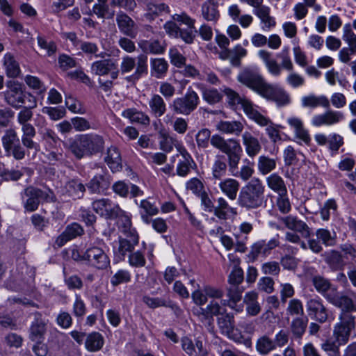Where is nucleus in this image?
<instances>
[{
  "instance_id": "nucleus-1",
  "label": "nucleus",
  "mask_w": 356,
  "mask_h": 356,
  "mask_svg": "<svg viewBox=\"0 0 356 356\" xmlns=\"http://www.w3.org/2000/svg\"><path fill=\"white\" fill-rule=\"evenodd\" d=\"M209 129H200L195 136V141L199 149H205L211 145L227 155L229 170L234 172L238 165L242 155V147L239 142L234 138L225 139L218 134L211 136Z\"/></svg>"
},
{
  "instance_id": "nucleus-2",
  "label": "nucleus",
  "mask_w": 356,
  "mask_h": 356,
  "mask_svg": "<svg viewBox=\"0 0 356 356\" xmlns=\"http://www.w3.org/2000/svg\"><path fill=\"white\" fill-rule=\"evenodd\" d=\"M104 138L97 134L91 133L78 135L69 140L68 148L77 159L92 156L102 152L104 149Z\"/></svg>"
},
{
  "instance_id": "nucleus-3",
  "label": "nucleus",
  "mask_w": 356,
  "mask_h": 356,
  "mask_svg": "<svg viewBox=\"0 0 356 356\" xmlns=\"http://www.w3.org/2000/svg\"><path fill=\"white\" fill-rule=\"evenodd\" d=\"M265 187L259 179H253L243 186L239 191L237 203L247 210L255 209L262 206Z\"/></svg>"
},
{
  "instance_id": "nucleus-4",
  "label": "nucleus",
  "mask_w": 356,
  "mask_h": 356,
  "mask_svg": "<svg viewBox=\"0 0 356 356\" xmlns=\"http://www.w3.org/2000/svg\"><path fill=\"white\" fill-rule=\"evenodd\" d=\"M1 95L7 105L15 109H19L36 99L31 93L26 92L21 83L12 80L6 82V90Z\"/></svg>"
},
{
  "instance_id": "nucleus-5",
  "label": "nucleus",
  "mask_w": 356,
  "mask_h": 356,
  "mask_svg": "<svg viewBox=\"0 0 356 356\" xmlns=\"http://www.w3.org/2000/svg\"><path fill=\"white\" fill-rule=\"evenodd\" d=\"M21 197L24 208L28 212L36 211L40 202L56 201V196L51 190L49 188L42 190L33 186H27L21 193Z\"/></svg>"
},
{
  "instance_id": "nucleus-6",
  "label": "nucleus",
  "mask_w": 356,
  "mask_h": 356,
  "mask_svg": "<svg viewBox=\"0 0 356 356\" xmlns=\"http://www.w3.org/2000/svg\"><path fill=\"white\" fill-rule=\"evenodd\" d=\"M147 56L140 54L136 58L129 56L122 57L119 71L122 74H127L135 70L131 75L126 77L127 81L134 82L147 74Z\"/></svg>"
},
{
  "instance_id": "nucleus-7",
  "label": "nucleus",
  "mask_w": 356,
  "mask_h": 356,
  "mask_svg": "<svg viewBox=\"0 0 356 356\" xmlns=\"http://www.w3.org/2000/svg\"><path fill=\"white\" fill-rule=\"evenodd\" d=\"M200 102L198 94L189 87L184 95L177 97L172 102L170 108L175 114L189 115L197 109Z\"/></svg>"
},
{
  "instance_id": "nucleus-8",
  "label": "nucleus",
  "mask_w": 356,
  "mask_h": 356,
  "mask_svg": "<svg viewBox=\"0 0 356 356\" xmlns=\"http://www.w3.org/2000/svg\"><path fill=\"white\" fill-rule=\"evenodd\" d=\"M259 56L264 62L268 72L273 76H279L282 68L289 72L293 70V65L287 51H283L277 56L282 59L280 65L271 57V54L266 50H260Z\"/></svg>"
},
{
  "instance_id": "nucleus-9",
  "label": "nucleus",
  "mask_w": 356,
  "mask_h": 356,
  "mask_svg": "<svg viewBox=\"0 0 356 356\" xmlns=\"http://www.w3.org/2000/svg\"><path fill=\"white\" fill-rule=\"evenodd\" d=\"M1 143L6 155L19 161L25 158L26 150L20 143L19 138L14 129H8L1 138Z\"/></svg>"
},
{
  "instance_id": "nucleus-10",
  "label": "nucleus",
  "mask_w": 356,
  "mask_h": 356,
  "mask_svg": "<svg viewBox=\"0 0 356 356\" xmlns=\"http://www.w3.org/2000/svg\"><path fill=\"white\" fill-rule=\"evenodd\" d=\"M1 143L6 155L19 161L25 158L26 150L20 143L19 138L14 129H8L1 138Z\"/></svg>"
},
{
  "instance_id": "nucleus-11",
  "label": "nucleus",
  "mask_w": 356,
  "mask_h": 356,
  "mask_svg": "<svg viewBox=\"0 0 356 356\" xmlns=\"http://www.w3.org/2000/svg\"><path fill=\"white\" fill-rule=\"evenodd\" d=\"M1 143L6 155L19 161L25 158L26 150L20 143L19 138L14 129H8L1 138Z\"/></svg>"
},
{
  "instance_id": "nucleus-12",
  "label": "nucleus",
  "mask_w": 356,
  "mask_h": 356,
  "mask_svg": "<svg viewBox=\"0 0 356 356\" xmlns=\"http://www.w3.org/2000/svg\"><path fill=\"white\" fill-rule=\"evenodd\" d=\"M237 80L260 96L269 83H268L258 70L251 67L244 68L237 76Z\"/></svg>"
},
{
  "instance_id": "nucleus-13",
  "label": "nucleus",
  "mask_w": 356,
  "mask_h": 356,
  "mask_svg": "<svg viewBox=\"0 0 356 356\" xmlns=\"http://www.w3.org/2000/svg\"><path fill=\"white\" fill-rule=\"evenodd\" d=\"M86 264L98 270L106 269L110 266V259L102 248L92 246L84 252Z\"/></svg>"
},
{
  "instance_id": "nucleus-14",
  "label": "nucleus",
  "mask_w": 356,
  "mask_h": 356,
  "mask_svg": "<svg viewBox=\"0 0 356 356\" xmlns=\"http://www.w3.org/2000/svg\"><path fill=\"white\" fill-rule=\"evenodd\" d=\"M316 239L312 238L308 241L309 248L314 253H319L323 250L321 242L325 246L332 247L337 244V234L335 232H330L327 229H318L315 234Z\"/></svg>"
},
{
  "instance_id": "nucleus-15",
  "label": "nucleus",
  "mask_w": 356,
  "mask_h": 356,
  "mask_svg": "<svg viewBox=\"0 0 356 356\" xmlns=\"http://www.w3.org/2000/svg\"><path fill=\"white\" fill-rule=\"evenodd\" d=\"M92 207L97 214L108 220H115L122 213V209L119 205L107 198L94 201Z\"/></svg>"
},
{
  "instance_id": "nucleus-16",
  "label": "nucleus",
  "mask_w": 356,
  "mask_h": 356,
  "mask_svg": "<svg viewBox=\"0 0 356 356\" xmlns=\"http://www.w3.org/2000/svg\"><path fill=\"white\" fill-rule=\"evenodd\" d=\"M91 72L99 76L110 74L112 80L118 79L120 73L117 61L113 58H106L94 62L91 65Z\"/></svg>"
},
{
  "instance_id": "nucleus-17",
  "label": "nucleus",
  "mask_w": 356,
  "mask_h": 356,
  "mask_svg": "<svg viewBox=\"0 0 356 356\" xmlns=\"http://www.w3.org/2000/svg\"><path fill=\"white\" fill-rule=\"evenodd\" d=\"M262 97L275 102L277 106H285L290 104L289 93L282 88L268 83L261 95Z\"/></svg>"
},
{
  "instance_id": "nucleus-18",
  "label": "nucleus",
  "mask_w": 356,
  "mask_h": 356,
  "mask_svg": "<svg viewBox=\"0 0 356 356\" xmlns=\"http://www.w3.org/2000/svg\"><path fill=\"white\" fill-rule=\"evenodd\" d=\"M308 315L311 318L319 322L324 323L328 317L327 309L319 298H312L307 300L306 304Z\"/></svg>"
},
{
  "instance_id": "nucleus-19",
  "label": "nucleus",
  "mask_w": 356,
  "mask_h": 356,
  "mask_svg": "<svg viewBox=\"0 0 356 356\" xmlns=\"http://www.w3.org/2000/svg\"><path fill=\"white\" fill-rule=\"evenodd\" d=\"M37 99L24 104L17 115V123L21 126V130L27 131L35 129V127L29 122L33 116V109L37 107Z\"/></svg>"
},
{
  "instance_id": "nucleus-20",
  "label": "nucleus",
  "mask_w": 356,
  "mask_h": 356,
  "mask_svg": "<svg viewBox=\"0 0 356 356\" xmlns=\"http://www.w3.org/2000/svg\"><path fill=\"white\" fill-rule=\"evenodd\" d=\"M343 119L344 115L343 113L329 110L323 114L314 115L312 118V124L314 127L331 126L340 122Z\"/></svg>"
},
{
  "instance_id": "nucleus-21",
  "label": "nucleus",
  "mask_w": 356,
  "mask_h": 356,
  "mask_svg": "<svg viewBox=\"0 0 356 356\" xmlns=\"http://www.w3.org/2000/svg\"><path fill=\"white\" fill-rule=\"evenodd\" d=\"M33 321L29 328V339L32 341H44L47 323L38 312L33 314Z\"/></svg>"
},
{
  "instance_id": "nucleus-22",
  "label": "nucleus",
  "mask_w": 356,
  "mask_h": 356,
  "mask_svg": "<svg viewBox=\"0 0 356 356\" xmlns=\"http://www.w3.org/2000/svg\"><path fill=\"white\" fill-rule=\"evenodd\" d=\"M164 29L166 33L171 37L181 38L187 44H191L193 42L195 35L193 33V29L188 26L186 29H181L175 22L168 21L164 24Z\"/></svg>"
},
{
  "instance_id": "nucleus-23",
  "label": "nucleus",
  "mask_w": 356,
  "mask_h": 356,
  "mask_svg": "<svg viewBox=\"0 0 356 356\" xmlns=\"http://www.w3.org/2000/svg\"><path fill=\"white\" fill-rule=\"evenodd\" d=\"M21 138L22 147L26 150V154L34 158L40 150L39 143L33 140L36 135L35 129L23 131Z\"/></svg>"
},
{
  "instance_id": "nucleus-24",
  "label": "nucleus",
  "mask_w": 356,
  "mask_h": 356,
  "mask_svg": "<svg viewBox=\"0 0 356 356\" xmlns=\"http://www.w3.org/2000/svg\"><path fill=\"white\" fill-rule=\"evenodd\" d=\"M111 185L109 177L106 175H97L87 184L86 186L91 193L104 194Z\"/></svg>"
},
{
  "instance_id": "nucleus-25",
  "label": "nucleus",
  "mask_w": 356,
  "mask_h": 356,
  "mask_svg": "<svg viewBox=\"0 0 356 356\" xmlns=\"http://www.w3.org/2000/svg\"><path fill=\"white\" fill-rule=\"evenodd\" d=\"M285 226L296 232H298L304 238H309L311 235V229L306 222L298 218L288 216L282 218Z\"/></svg>"
},
{
  "instance_id": "nucleus-26",
  "label": "nucleus",
  "mask_w": 356,
  "mask_h": 356,
  "mask_svg": "<svg viewBox=\"0 0 356 356\" xmlns=\"http://www.w3.org/2000/svg\"><path fill=\"white\" fill-rule=\"evenodd\" d=\"M116 22L120 31L127 36L134 38L137 31L135 22L127 14L120 12L116 16Z\"/></svg>"
},
{
  "instance_id": "nucleus-27",
  "label": "nucleus",
  "mask_w": 356,
  "mask_h": 356,
  "mask_svg": "<svg viewBox=\"0 0 356 356\" xmlns=\"http://www.w3.org/2000/svg\"><path fill=\"white\" fill-rule=\"evenodd\" d=\"M181 345L183 350L189 356H209L202 341L199 339H196L194 343L191 339L184 337L181 340Z\"/></svg>"
},
{
  "instance_id": "nucleus-28",
  "label": "nucleus",
  "mask_w": 356,
  "mask_h": 356,
  "mask_svg": "<svg viewBox=\"0 0 356 356\" xmlns=\"http://www.w3.org/2000/svg\"><path fill=\"white\" fill-rule=\"evenodd\" d=\"M83 229L82 227L76 222L72 223L66 227L65 231L58 236L56 240V243L61 247L64 245L67 241L82 235Z\"/></svg>"
},
{
  "instance_id": "nucleus-29",
  "label": "nucleus",
  "mask_w": 356,
  "mask_h": 356,
  "mask_svg": "<svg viewBox=\"0 0 356 356\" xmlns=\"http://www.w3.org/2000/svg\"><path fill=\"white\" fill-rule=\"evenodd\" d=\"M138 207L140 217L143 221L147 224H149L152 217L159 213V208L155 202H152L150 199L141 200Z\"/></svg>"
},
{
  "instance_id": "nucleus-30",
  "label": "nucleus",
  "mask_w": 356,
  "mask_h": 356,
  "mask_svg": "<svg viewBox=\"0 0 356 356\" xmlns=\"http://www.w3.org/2000/svg\"><path fill=\"white\" fill-rule=\"evenodd\" d=\"M219 0H207L202 3L201 12L202 17L208 21L216 22L220 17L218 10Z\"/></svg>"
},
{
  "instance_id": "nucleus-31",
  "label": "nucleus",
  "mask_w": 356,
  "mask_h": 356,
  "mask_svg": "<svg viewBox=\"0 0 356 356\" xmlns=\"http://www.w3.org/2000/svg\"><path fill=\"white\" fill-rule=\"evenodd\" d=\"M325 298L329 302L340 308L341 312H353V300L349 296L342 294H327Z\"/></svg>"
},
{
  "instance_id": "nucleus-32",
  "label": "nucleus",
  "mask_w": 356,
  "mask_h": 356,
  "mask_svg": "<svg viewBox=\"0 0 356 356\" xmlns=\"http://www.w3.org/2000/svg\"><path fill=\"white\" fill-rule=\"evenodd\" d=\"M177 149L182 156L183 160L177 164V174L180 177H186L191 171L192 164L195 163L187 150L182 146L178 145Z\"/></svg>"
},
{
  "instance_id": "nucleus-33",
  "label": "nucleus",
  "mask_w": 356,
  "mask_h": 356,
  "mask_svg": "<svg viewBox=\"0 0 356 356\" xmlns=\"http://www.w3.org/2000/svg\"><path fill=\"white\" fill-rule=\"evenodd\" d=\"M242 139L245 152L250 157L252 158L259 153L261 149V145L259 140L250 132H244L242 135Z\"/></svg>"
},
{
  "instance_id": "nucleus-34",
  "label": "nucleus",
  "mask_w": 356,
  "mask_h": 356,
  "mask_svg": "<svg viewBox=\"0 0 356 356\" xmlns=\"http://www.w3.org/2000/svg\"><path fill=\"white\" fill-rule=\"evenodd\" d=\"M239 187V182L232 178L225 179L219 183V188L222 193L231 200H236Z\"/></svg>"
},
{
  "instance_id": "nucleus-35",
  "label": "nucleus",
  "mask_w": 356,
  "mask_h": 356,
  "mask_svg": "<svg viewBox=\"0 0 356 356\" xmlns=\"http://www.w3.org/2000/svg\"><path fill=\"white\" fill-rule=\"evenodd\" d=\"M148 104L151 113L156 118H160L167 110L163 98L159 94H154L149 99Z\"/></svg>"
},
{
  "instance_id": "nucleus-36",
  "label": "nucleus",
  "mask_w": 356,
  "mask_h": 356,
  "mask_svg": "<svg viewBox=\"0 0 356 356\" xmlns=\"http://www.w3.org/2000/svg\"><path fill=\"white\" fill-rule=\"evenodd\" d=\"M243 124L239 121H220L216 129L224 134L239 136L243 131Z\"/></svg>"
},
{
  "instance_id": "nucleus-37",
  "label": "nucleus",
  "mask_w": 356,
  "mask_h": 356,
  "mask_svg": "<svg viewBox=\"0 0 356 356\" xmlns=\"http://www.w3.org/2000/svg\"><path fill=\"white\" fill-rule=\"evenodd\" d=\"M217 323L221 333L231 338L234 329V315L231 313H226L218 318Z\"/></svg>"
},
{
  "instance_id": "nucleus-38",
  "label": "nucleus",
  "mask_w": 356,
  "mask_h": 356,
  "mask_svg": "<svg viewBox=\"0 0 356 356\" xmlns=\"http://www.w3.org/2000/svg\"><path fill=\"white\" fill-rule=\"evenodd\" d=\"M257 299L258 294L255 291L246 293L243 298V302L246 305V312L250 316H257L261 312V306Z\"/></svg>"
},
{
  "instance_id": "nucleus-39",
  "label": "nucleus",
  "mask_w": 356,
  "mask_h": 356,
  "mask_svg": "<svg viewBox=\"0 0 356 356\" xmlns=\"http://www.w3.org/2000/svg\"><path fill=\"white\" fill-rule=\"evenodd\" d=\"M104 343L103 336L97 332L87 334L85 340V347L90 352H97L102 349Z\"/></svg>"
},
{
  "instance_id": "nucleus-40",
  "label": "nucleus",
  "mask_w": 356,
  "mask_h": 356,
  "mask_svg": "<svg viewBox=\"0 0 356 356\" xmlns=\"http://www.w3.org/2000/svg\"><path fill=\"white\" fill-rule=\"evenodd\" d=\"M151 74L156 79H162L165 76L168 63L161 58H152L150 60Z\"/></svg>"
},
{
  "instance_id": "nucleus-41",
  "label": "nucleus",
  "mask_w": 356,
  "mask_h": 356,
  "mask_svg": "<svg viewBox=\"0 0 356 356\" xmlns=\"http://www.w3.org/2000/svg\"><path fill=\"white\" fill-rule=\"evenodd\" d=\"M268 186L279 195H286L287 189L283 179L276 173L271 174L266 178Z\"/></svg>"
},
{
  "instance_id": "nucleus-42",
  "label": "nucleus",
  "mask_w": 356,
  "mask_h": 356,
  "mask_svg": "<svg viewBox=\"0 0 356 356\" xmlns=\"http://www.w3.org/2000/svg\"><path fill=\"white\" fill-rule=\"evenodd\" d=\"M302 105L304 107L315 108L322 106L325 108H329L330 103L329 99L324 95L316 96L314 95H310L302 98Z\"/></svg>"
},
{
  "instance_id": "nucleus-43",
  "label": "nucleus",
  "mask_w": 356,
  "mask_h": 356,
  "mask_svg": "<svg viewBox=\"0 0 356 356\" xmlns=\"http://www.w3.org/2000/svg\"><path fill=\"white\" fill-rule=\"evenodd\" d=\"M105 161L112 171H118L122 168L121 156L116 147L111 146L108 148Z\"/></svg>"
},
{
  "instance_id": "nucleus-44",
  "label": "nucleus",
  "mask_w": 356,
  "mask_h": 356,
  "mask_svg": "<svg viewBox=\"0 0 356 356\" xmlns=\"http://www.w3.org/2000/svg\"><path fill=\"white\" fill-rule=\"evenodd\" d=\"M67 195L73 200L80 199L84 195L86 186L78 180L72 179L65 186Z\"/></svg>"
},
{
  "instance_id": "nucleus-45",
  "label": "nucleus",
  "mask_w": 356,
  "mask_h": 356,
  "mask_svg": "<svg viewBox=\"0 0 356 356\" xmlns=\"http://www.w3.org/2000/svg\"><path fill=\"white\" fill-rule=\"evenodd\" d=\"M308 319L307 317H296L293 318L290 324V330L295 339H301L305 334Z\"/></svg>"
},
{
  "instance_id": "nucleus-46",
  "label": "nucleus",
  "mask_w": 356,
  "mask_h": 356,
  "mask_svg": "<svg viewBox=\"0 0 356 356\" xmlns=\"http://www.w3.org/2000/svg\"><path fill=\"white\" fill-rule=\"evenodd\" d=\"M227 165L224 155L218 154L211 167L212 176L216 179H220L226 175Z\"/></svg>"
},
{
  "instance_id": "nucleus-47",
  "label": "nucleus",
  "mask_w": 356,
  "mask_h": 356,
  "mask_svg": "<svg viewBox=\"0 0 356 356\" xmlns=\"http://www.w3.org/2000/svg\"><path fill=\"white\" fill-rule=\"evenodd\" d=\"M224 53L226 54L225 58H229L233 66L239 67L241 64V58L247 55V50L238 44L232 49H226Z\"/></svg>"
},
{
  "instance_id": "nucleus-48",
  "label": "nucleus",
  "mask_w": 356,
  "mask_h": 356,
  "mask_svg": "<svg viewBox=\"0 0 356 356\" xmlns=\"http://www.w3.org/2000/svg\"><path fill=\"white\" fill-rule=\"evenodd\" d=\"M3 65L8 76L15 78L19 75L20 68L19 64L10 53H6L4 55Z\"/></svg>"
},
{
  "instance_id": "nucleus-49",
  "label": "nucleus",
  "mask_w": 356,
  "mask_h": 356,
  "mask_svg": "<svg viewBox=\"0 0 356 356\" xmlns=\"http://www.w3.org/2000/svg\"><path fill=\"white\" fill-rule=\"evenodd\" d=\"M126 238H120L119 241V252L124 256L127 252H131L134 246L138 243V234L125 235Z\"/></svg>"
},
{
  "instance_id": "nucleus-50",
  "label": "nucleus",
  "mask_w": 356,
  "mask_h": 356,
  "mask_svg": "<svg viewBox=\"0 0 356 356\" xmlns=\"http://www.w3.org/2000/svg\"><path fill=\"white\" fill-rule=\"evenodd\" d=\"M218 205L215 207L214 215L220 220L227 219L228 212L236 214L235 208L231 207L227 200L223 197H219L217 201Z\"/></svg>"
},
{
  "instance_id": "nucleus-51",
  "label": "nucleus",
  "mask_w": 356,
  "mask_h": 356,
  "mask_svg": "<svg viewBox=\"0 0 356 356\" xmlns=\"http://www.w3.org/2000/svg\"><path fill=\"white\" fill-rule=\"evenodd\" d=\"M245 113L249 118L253 120L260 126H268L269 124H273V122L268 118L261 115L254 108L252 103H246Z\"/></svg>"
},
{
  "instance_id": "nucleus-52",
  "label": "nucleus",
  "mask_w": 356,
  "mask_h": 356,
  "mask_svg": "<svg viewBox=\"0 0 356 356\" xmlns=\"http://www.w3.org/2000/svg\"><path fill=\"white\" fill-rule=\"evenodd\" d=\"M116 219H118L117 224L119 229L124 235H129L131 234H137L136 229L132 227L131 217L122 209V213H120Z\"/></svg>"
},
{
  "instance_id": "nucleus-53",
  "label": "nucleus",
  "mask_w": 356,
  "mask_h": 356,
  "mask_svg": "<svg viewBox=\"0 0 356 356\" xmlns=\"http://www.w3.org/2000/svg\"><path fill=\"white\" fill-rule=\"evenodd\" d=\"M140 48L146 54H162L165 47L163 42L157 40L144 41L140 44Z\"/></svg>"
},
{
  "instance_id": "nucleus-54",
  "label": "nucleus",
  "mask_w": 356,
  "mask_h": 356,
  "mask_svg": "<svg viewBox=\"0 0 356 356\" xmlns=\"http://www.w3.org/2000/svg\"><path fill=\"white\" fill-rule=\"evenodd\" d=\"M254 13L261 19V23L264 24L265 28L270 29L275 26V19L270 15V8L266 6H261L254 10Z\"/></svg>"
},
{
  "instance_id": "nucleus-55",
  "label": "nucleus",
  "mask_w": 356,
  "mask_h": 356,
  "mask_svg": "<svg viewBox=\"0 0 356 356\" xmlns=\"http://www.w3.org/2000/svg\"><path fill=\"white\" fill-rule=\"evenodd\" d=\"M143 302L149 308L155 309L159 307H170L175 311H180L179 307L171 301L166 302L164 299L160 298H151L149 296H144L143 298Z\"/></svg>"
},
{
  "instance_id": "nucleus-56",
  "label": "nucleus",
  "mask_w": 356,
  "mask_h": 356,
  "mask_svg": "<svg viewBox=\"0 0 356 356\" xmlns=\"http://www.w3.org/2000/svg\"><path fill=\"white\" fill-rule=\"evenodd\" d=\"M122 115L123 117L129 118L132 122H137L141 124H148L149 122V118L147 115L134 108L124 110Z\"/></svg>"
},
{
  "instance_id": "nucleus-57",
  "label": "nucleus",
  "mask_w": 356,
  "mask_h": 356,
  "mask_svg": "<svg viewBox=\"0 0 356 356\" xmlns=\"http://www.w3.org/2000/svg\"><path fill=\"white\" fill-rule=\"evenodd\" d=\"M270 252L269 250L266 241L261 240L254 243L251 246V250L248 254V257L251 261H254L257 259L259 255L263 254L264 256L268 254Z\"/></svg>"
},
{
  "instance_id": "nucleus-58",
  "label": "nucleus",
  "mask_w": 356,
  "mask_h": 356,
  "mask_svg": "<svg viewBox=\"0 0 356 356\" xmlns=\"http://www.w3.org/2000/svg\"><path fill=\"white\" fill-rule=\"evenodd\" d=\"M257 168L262 175H266L276 168V161L266 156H260L258 159Z\"/></svg>"
},
{
  "instance_id": "nucleus-59",
  "label": "nucleus",
  "mask_w": 356,
  "mask_h": 356,
  "mask_svg": "<svg viewBox=\"0 0 356 356\" xmlns=\"http://www.w3.org/2000/svg\"><path fill=\"white\" fill-rule=\"evenodd\" d=\"M224 92L228 98L229 103L232 106L241 105L244 112L245 111L246 103H252L249 99L240 96L238 93L230 88L225 89Z\"/></svg>"
},
{
  "instance_id": "nucleus-60",
  "label": "nucleus",
  "mask_w": 356,
  "mask_h": 356,
  "mask_svg": "<svg viewBox=\"0 0 356 356\" xmlns=\"http://www.w3.org/2000/svg\"><path fill=\"white\" fill-rule=\"evenodd\" d=\"M312 284L316 290L321 294L327 295L326 293L331 289L332 284L329 280L321 275H314L312 279Z\"/></svg>"
},
{
  "instance_id": "nucleus-61",
  "label": "nucleus",
  "mask_w": 356,
  "mask_h": 356,
  "mask_svg": "<svg viewBox=\"0 0 356 356\" xmlns=\"http://www.w3.org/2000/svg\"><path fill=\"white\" fill-rule=\"evenodd\" d=\"M325 261L329 266L334 269L339 270L343 265V261L341 254L335 250H331L325 254Z\"/></svg>"
},
{
  "instance_id": "nucleus-62",
  "label": "nucleus",
  "mask_w": 356,
  "mask_h": 356,
  "mask_svg": "<svg viewBox=\"0 0 356 356\" xmlns=\"http://www.w3.org/2000/svg\"><path fill=\"white\" fill-rule=\"evenodd\" d=\"M177 140L166 132L160 133L159 147L165 152H170L177 146Z\"/></svg>"
},
{
  "instance_id": "nucleus-63",
  "label": "nucleus",
  "mask_w": 356,
  "mask_h": 356,
  "mask_svg": "<svg viewBox=\"0 0 356 356\" xmlns=\"http://www.w3.org/2000/svg\"><path fill=\"white\" fill-rule=\"evenodd\" d=\"M256 348L262 355H266L275 349V343L267 336L260 337L256 343Z\"/></svg>"
},
{
  "instance_id": "nucleus-64",
  "label": "nucleus",
  "mask_w": 356,
  "mask_h": 356,
  "mask_svg": "<svg viewBox=\"0 0 356 356\" xmlns=\"http://www.w3.org/2000/svg\"><path fill=\"white\" fill-rule=\"evenodd\" d=\"M355 316L348 311L341 312L339 316V322L337 324L352 331L355 328Z\"/></svg>"
}]
</instances>
